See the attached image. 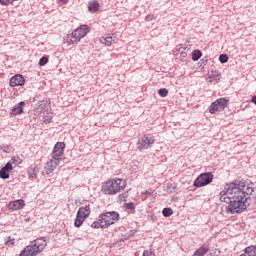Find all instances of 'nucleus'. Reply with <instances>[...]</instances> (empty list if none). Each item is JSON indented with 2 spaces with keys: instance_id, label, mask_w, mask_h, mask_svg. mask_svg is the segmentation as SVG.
<instances>
[{
  "instance_id": "obj_8",
  "label": "nucleus",
  "mask_w": 256,
  "mask_h": 256,
  "mask_svg": "<svg viewBox=\"0 0 256 256\" xmlns=\"http://www.w3.org/2000/svg\"><path fill=\"white\" fill-rule=\"evenodd\" d=\"M63 155H65V143L64 142H58L55 144L53 151L51 153L52 159L55 161H58L61 163V160L63 159Z\"/></svg>"
},
{
  "instance_id": "obj_15",
  "label": "nucleus",
  "mask_w": 256,
  "mask_h": 256,
  "mask_svg": "<svg viewBox=\"0 0 256 256\" xmlns=\"http://www.w3.org/2000/svg\"><path fill=\"white\" fill-rule=\"evenodd\" d=\"M221 79V74H219V71L212 70L208 75V81L209 83H213V81H219Z\"/></svg>"
},
{
  "instance_id": "obj_4",
  "label": "nucleus",
  "mask_w": 256,
  "mask_h": 256,
  "mask_svg": "<svg viewBox=\"0 0 256 256\" xmlns=\"http://www.w3.org/2000/svg\"><path fill=\"white\" fill-rule=\"evenodd\" d=\"M89 215H91V207L89 205H84L80 207L74 220V227H81V225H83L85 219H87Z\"/></svg>"
},
{
  "instance_id": "obj_10",
  "label": "nucleus",
  "mask_w": 256,
  "mask_h": 256,
  "mask_svg": "<svg viewBox=\"0 0 256 256\" xmlns=\"http://www.w3.org/2000/svg\"><path fill=\"white\" fill-rule=\"evenodd\" d=\"M25 85V77L21 74H16L10 79L11 87H23Z\"/></svg>"
},
{
  "instance_id": "obj_20",
  "label": "nucleus",
  "mask_w": 256,
  "mask_h": 256,
  "mask_svg": "<svg viewBox=\"0 0 256 256\" xmlns=\"http://www.w3.org/2000/svg\"><path fill=\"white\" fill-rule=\"evenodd\" d=\"M209 113H211V115H215V113H217V111H221V108H219L217 100H215L214 102L211 103V105L208 108Z\"/></svg>"
},
{
  "instance_id": "obj_26",
  "label": "nucleus",
  "mask_w": 256,
  "mask_h": 256,
  "mask_svg": "<svg viewBox=\"0 0 256 256\" xmlns=\"http://www.w3.org/2000/svg\"><path fill=\"white\" fill-rule=\"evenodd\" d=\"M162 215H163V217H171V215H173V209H171V208H164L162 210Z\"/></svg>"
},
{
  "instance_id": "obj_2",
  "label": "nucleus",
  "mask_w": 256,
  "mask_h": 256,
  "mask_svg": "<svg viewBox=\"0 0 256 256\" xmlns=\"http://www.w3.org/2000/svg\"><path fill=\"white\" fill-rule=\"evenodd\" d=\"M47 240L45 237L37 238L30 242L19 254V256H37L45 251Z\"/></svg>"
},
{
  "instance_id": "obj_23",
  "label": "nucleus",
  "mask_w": 256,
  "mask_h": 256,
  "mask_svg": "<svg viewBox=\"0 0 256 256\" xmlns=\"http://www.w3.org/2000/svg\"><path fill=\"white\" fill-rule=\"evenodd\" d=\"M65 41H66V43H67L68 45H73V44H75V43H79L80 40H78L77 37H75V35H74L73 32H72V34H70V35H68V36L66 37Z\"/></svg>"
},
{
  "instance_id": "obj_17",
  "label": "nucleus",
  "mask_w": 256,
  "mask_h": 256,
  "mask_svg": "<svg viewBox=\"0 0 256 256\" xmlns=\"http://www.w3.org/2000/svg\"><path fill=\"white\" fill-rule=\"evenodd\" d=\"M219 106L220 111H225L229 105V98H219L216 100Z\"/></svg>"
},
{
  "instance_id": "obj_38",
  "label": "nucleus",
  "mask_w": 256,
  "mask_h": 256,
  "mask_svg": "<svg viewBox=\"0 0 256 256\" xmlns=\"http://www.w3.org/2000/svg\"><path fill=\"white\" fill-rule=\"evenodd\" d=\"M142 256H153V252L151 250H144Z\"/></svg>"
},
{
  "instance_id": "obj_22",
  "label": "nucleus",
  "mask_w": 256,
  "mask_h": 256,
  "mask_svg": "<svg viewBox=\"0 0 256 256\" xmlns=\"http://www.w3.org/2000/svg\"><path fill=\"white\" fill-rule=\"evenodd\" d=\"M244 253L247 256H256V245L248 246L244 249Z\"/></svg>"
},
{
  "instance_id": "obj_6",
  "label": "nucleus",
  "mask_w": 256,
  "mask_h": 256,
  "mask_svg": "<svg viewBox=\"0 0 256 256\" xmlns=\"http://www.w3.org/2000/svg\"><path fill=\"white\" fill-rule=\"evenodd\" d=\"M213 182V173L206 172L200 174L194 181V187H205Z\"/></svg>"
},
{
  "instance_id": "obj_31",
  "label": "nucleus",
  "mask_w": 256,
  "mask_h": 256,
  "mask_svg": "<svg viewBox=\"0 0 256 256\" xmlns=\"http://www.w3.org/2000/svg\"><path fill=\"white\" fill-rule=\"evenodd\" d=\"M0 179H9V172H7L6 170H3V168H1Z\"/></svg>"
},
{
  "instance_id": "obj_7",
  "label": "nucleus",
  "mask_w": 256,
  "mask_h": 256,
  "mask_svg": "<svg viewBox=\"0 0 256 256\" xmlns=\"http://www.w3.org/2000/svg\"><path fill=\"white\" fill-rule=\"evenodd\" d=\"M101 221L104 222V225L107 229V227H111V225H115L117 221H119V213L116 211L112 212H106L104 214H101Z\"/></svg>"
},
{
  "instance_id": "obj_12",
  "label": "nucleus",
  "mask_w": 256,
  "mask_h": 256,
  "mask_svg": "<svg viewBox=\"0 0 256 256\" xmlns=\"http://www.w3.org/2000/svg\"><path fill=\"white\" fill-rule=\"evenodd\" d=\"M23 207H25V200L23 199L14 200L8 204V209L12 211H19V209H23Z\"/></svg>"
},
{
  "instance_id": "obj_3",
  "label": "nucleus",
  "mask_w": 256,
  "mask_h": 256,
  "mask_svg": "<svg viewBox=\"0 0 256 256\" xmlns=\"http://www.w3.org/2000/svg\"><path fill=\"white\" fill-rule=\"evenodd\" d=\"M126 186L127 182L123 179H110L102 184L101 191L104 195H117V193H121Z\"/></svg>"
},
{
  "instance_id": "obj_1",
  "label": "nucleus",
  "mask_w": 256,
  "mask_h": 256,
  "mask_svg": "<svg viewBox=\"0 0 256 256\" xmlns=\"http://www.w3.org/2000/svg\"><path fill=\"white\" fill-rule=\"evenodd\" d=\"M253 183L245 179H236L227 183L224 190L220 192L221 203H227L226 213L228 215H237L247 211V207L251 205V197L253 195Z\"/></svg>"
},
{
  "instance_id": "obj_40",
  "label": "nucleus",
  "mask_w": 256,
  "mask_h": 256,
  "mask_svg": "<svg viewBox=\"0 0 256 256\" xmlns=\"http://www.w3.org/2000/svg\"><path fill=\"white\" fill-rule=\"evenodd\" d=\"M39 107H44V105H47L46 101H40L38 102Z\"/></svg>"
},
{
  "instance_id": "obj_33",
  "label": "nucleus",
  "mask_w": 256,
  "mask_h": 256,
  "mask_svg": "<svg viewBox=\"0 0 256 256\" xmlns=\"http://www.w3.org/2000/svg\"><path fill=\"white\" fill-rule=\"evenodd\" d=\"M219 61L220 63H227V61H229V56H227V54H221L219 56Z\"/></svg>"
},
{
  "instance_id": "obj_25",
  "label": "nucleus",
  "mask_w": 256,
  "mask_h": 256,
  "mask_svg": "<svg viewBox=\"0 0 256 256\" xmlns=\"http://www.w3.org/2000/svg\"><path fill=\"white\" fill-rule=\"evenodd\" d=\"M149 197H153V191L146 190L141 193V198L143 201L149 199Z\"/></svg>"
},
{
  "instance_id": "obj_16",
  "label": "nucleus",
  "mask_w": 256,
  "mask_h": 256,
  "mask_svg": "<svg viewBox=\"0 0 256 256\" xmlns=\"http://www.w3.org/2000/svg\"><path fill=\"white\" fill-rule=\"evenodd\" d=\"M209 253V247L207 246H200L198 249H196L192 256H204Z\"/></svg>"
},
{
  "instance_id": "obj_41",
  "label": "nucleus",
  "mask_w": 256,
  "mask_h": 256,
  "mask_svg": "<svg viewBox=\"0 0 256 256\" xmlns=\"http://www.w3.org/2000/svg\"><path fill=\"white\" fill-rule=\"evenodd\" d=\"M252 103H254V105H256V95L252 97Z\"/></svg>"
},
{
  "instance_id": "obj_14",
  "label": "nucleus",
  "mask_w": 256,
  "mask_h": 256,
  "mask_svg": "<svg viewBox=\"0 0 256 256\" xmlns=\"http://www.w3.org/2000/svg\"><path fill=\"white\" fill-rule=\"evenodd\" d=\"M99 7H100V4H99V1L97 0H90L88 2V11L90 13H97V11H99Z\"/></svg>"
},
{
  "instance_id": "obj_21",
  "label": "nucleus",
  "mask_w": 256,
  "mask_h": 256,
  "mask_svg": "<svg viewBox=\"0 0 256 256\" xmlns=\"http://www.w3.org/2000/svg\"><path fill=\"white\" fill-rule=\"evenodd\" d=\"M27 173H28L29 179H35V177H37V173H39V168L30 167V168H28Z\"/></svg>"
},
{
  "instance_id": "obj_11",
  "label": "nucleus",
  "mask_w": 256,
  "mask_h": 256,
  "mask_svg": "<svg viewBox=\"0 0 256 256\" xmlns=\"http://www.w3.org/2000/svg\"><path fill=\"white\" fill-rule=\"evenodd\" d=\"M60 163L61 162L51 158V160L49 162H47L44 167L46 175H51V173H53L55 171V169H57V167H59Z\"/></svg>"
},
{
  "instance_id": "obj_27",
  "label": "nucleus",
  "mask_w": 256,
  "mask_h": 256,
  "mask_svg": "<svg viewBox=\"0 0 256 256\" xmlns=\"http://www.w3.org/2000/svg\"><path fill=\"white\" fill-rule=\"evenodd\" d=\"M10 162L11 165H13V163H15L16 165H21L23 163V160H21L19 156H14L11 158Z\"/></svg>"
},
{
  "instance_id": "obj_43",
  "label": "nucleus",
  "mask_w": 256,
  "mask_h": 256,
  "mask_svg": "<svg viewBox=\"0 0 256 256\" xmlns=\"http://www.w3.org/2000/svg\"><path fill=\"white\" fill-rule=\"evenodd\" d=\"M185 55H187V54L182 52V57H185Z\"/></svg>"
},
{
  "instance_id": "obj_29",
  "label": "nucleus",
  "mask_w": 256,
  "mask_h": 256,
  "mask_svg": "<svg viewBox=\"0 0 256 256\" xmlns=\"http://www.w3.org/2000/svg\"><path fill=\"white\" fill-rule=\"evenodd\" d=\"M158 95L160 97H167V95H169V90H167V88H160L158 90Z\"/></svg>"
},
{
  "instance_id": "obj_32",
  "label": "nucleus",
  "mask_w": 256,
  "mask_h": 256,
  "mask_svg": "<svg viewBox=\"0 0 256 256\" xmlns=\"http://www.w3.org/2000/svg\"><path fill=\"white\" fill-rule=\"evenodd\" d=\"M2 169L9 173L10 171H13V164H11V162L8 161L6 165L2 167Z\"/></svg>"
},
{
  "instance_id": "obj_13",
  "label": "nucleus",
  "mask_w": 256,
  "mask_h": 256,
  "mask_svg": "<svg viewBox=\"0 0 256 256\" xmlns=\"http://www.w3.org/2000/svg\"><path fill=\"white\" fill-rule=\"evenodd\" d=\"M23 107H25V102H23V101L16 104L12 108V112H11L12 117H17V115H21L23 113Z\"/></svg>"
},
{
  "instance_id": "obj_39",
  "label": "nucleus",
  "mask_w": 256,
  "mask_h": 256,
  "mask_svg": "<svg viewBox=\"0 0 256 256\" xmlns=\"http://www.w3.org/2000/svg\"><path fill=\"white\" fill-rule=\"evenodd\" d=\"M58 3H61V5H67L69 3V0H57Z\"/></svg>"
},
{
  "instance_id": "obj_30",
  "label": "nucleus",
  "mask_w": 256,
  "mask_h": 256,
  "mask_svg": "<svg viewBox=\"0 0 256 256\" xmlns=\"http://www.w3.org/2000/svg\"><path fill=\"white\" fill-rule=\"evenodd\" d=\"M124 207L128 211H135V203H133V202H128V203L124 204Z\"/></svg>"
},
{
  "instance_id": "obj_9",
  "label": "nucleus",
  "mask_w": 256,
  "mask_h": 256,
  "mask_svg": "<svg viewBox=\"0 0 256 256\" xmlns=\"http://www.w3.org/2000/svg\"><path fill=\"white\" fill-rule=\"evenodd\" d=\"M72 33H73L74 37L77 38L78 41H81V39H83V37H85L87 35V33H89V26L81 25L76 30H74Z\"/></svg>"
},
{
  "instance_id": "obj_24",
  "label": "nucleus",
  "mask_w": 256,
  "mask_h": 256,
  "mask_svg": "<svg viewBox=\"0 0 256 256\" xmlns=\"http://www.w3.org/2000/svg\"><path fill=\"white\" fill-rule=\"evenodd\" d=\"M203 57V52L201 50H194L192 52V60L199 61Z\"/></svg>"
},
{
  "instance_id": "obj_18",
  "label": "nucleus",
  "mask_w": 256,
  "mask_h": 256,
  "mask_svg": "<svg viewBox=\"0 0 256 256\" xmlns=\"http://www.w3.org/2000/svg\"><path fill=\"white\" fill-rule=\"evenodd\" d=\"M100 42H102L106 47H111L113 43H115V37L107 36V37H101Z\"/></svg>"
},
{
  "instance_id": "obj_42",
  "label": "nucleus",
  "mask_w": 256,
  "mask_h": 256,
  "mask_svg": "<svg viewBox=\"0 0 256 256\" xmlns=\"http://www.w3.org/2000/svg\"><path fill=\"white\" fill-rule=\"evenodd\" d=\"M178 51H185V48L180 47V48L178 49Z\"/></svg>"
},
{
  "instance_id": "obj_28",
  "label": "nucleus",
  "mask_w": 256,
  "mask_h": 256,
  "mask_svg": "<svg viewBox=\"0 0 256 256\" xmlns=\"http://www.w3.org/2000/svg\"><path fill=\"white\" fill-rule=\"evenodd\" d=\"M47 63H49V58L47 56H43L40 58L38 65H40V67H45Z\"/></svg>"
},
{
  "instance_id": "obj_5",
  "label": "nucleus",
  "mask_w": 256,
  "mask_h": 256,
  "mask_svg": "<svg viewBox=\"0 0 256 256\" xmlns=\"http://www.w3.org/2000/svg\"><path fill=\"white\" fill-rule=\"evenodd\" d=\"M155 143V136L151 135V134H145L143 136H141L140 138H138L137 141V149H139V151H143L145 149H151V147H153Z\"/></svg>"
},
{
  "instance_id": "obj_34",
  "label": "nucleus",
  "mask_w": 256,
  "mask_h": 256,
  "mask_svg": "<svg viewBox=\"0 0 256 256\" xmlns=\"http://www.w3.org/2000/svg\"><path fill=\"white\" fill-rule=\"evenodd\" d=\"M1 150L3 151V153H9V151H11V145L3 144L1 146Z\"/></svg>"
},
{
  "instance_id": "obj_35",
  "label": "nucleus",
  "mask_w": 256,
  "mask_h": 256,
  "mask_svg": "<svg viewBox=\"0 0 256 256\" xmlns=\"http://www.w3.org/2000/svg\"><path fill=\"white\" fill-rule=\"evenodd\" d=\"M167 188L171 193H175L177 191V184H168Z\"/></svg>"
},
{
  "instance_id": "obj_19",
  "label": "nucleus",
  "mask_w": 256,
  "mask_h": 256,
  "mask_svg": "<svg viewBox=\"0 0 256 256\" xmlns=\"http://www.w3.org/2000/svg\"><path fill=\"white\" fill-rule=\"evenodd\" d=\"M92 229H107L103 220H101V215L99 216L98 221H95L91 224Z\"/></svg>"
},
{
  "instance_id": "obj_36",
  "label": "nucleus",
  "mask_w": 256,
  "mask_h": 256,
  "mask_svg": "<svg viewBox=\"0 0 256 256\" xmlns=\"http://www.w3.org/2000/svg\"><path fill=\"white\" fill-rule=\"evenodd\" d=\"M127 197H129V193L124 192L118 196V199H119V201H125V199H127Z\"/></svg>"
},
{
  "instance_id": "obj_37",
  "label": "nucleus",
  "mask_w": 256,
  "mask_h": 256,
  "mask_svg": "<svg viewBox=\"0 0 256 256\" xmlns=\"http://www.w3.org/2000/svg\"><path fill=\"white\" fill-rule=\"evenodd\" d=\"M155 19V15L153 14H148L146 17H145V21L149 22V21H153Z\"/></svg>"
}]
</instances>
